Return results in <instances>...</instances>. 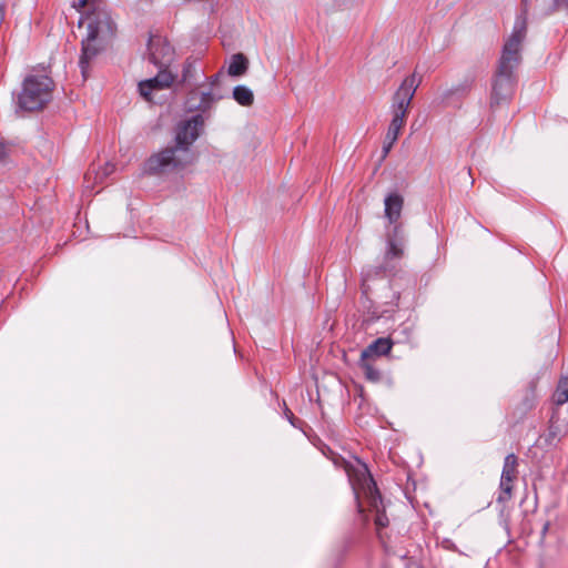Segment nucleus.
<instances>
[{
    "mask_svg": "<svg viewBox=\"0 0 568 568\" xmlns=\"http://www.w3.org/2000/svg\"><path fill=\"white\" fill-rule=\"evenodd\" d=\"M233 98L239 104L243 106H248L253 104L254 101L252 90L245 85H236L233 90Z\"/></svg>",
    "mask_w": 568,
    "mask_h": 568,
    "instance_id": "ddd939ff",
    "label": "nucleus"
},
{
    "mask_svg": "<svg viewBox=\"0 0 568 568\" xmlns=\"http://www.w3.org/2000/svg\"><path fill=\"white\" fill-rule=\"evenodd\" d=\"M394 144H395V143H389L387 140H385V139H384V144H383V155H382V159H383V160L388 155V153H389V151L392 150V148H393V145H394Z\"/></svg>",
    "mask_w": 568,
    "mask_h": 568,
    "instance_id": "aec40b11",
    "label": "nucleus"
},
{
    "mask_svg": "<svg viewBox=\"0 0 568 568\" xmlns=\"http://www.w3.org/2000/svg\"><path fill=\"white\" fill-rule=\"evenodd\" d=\"M247 59L242 53L234 54L231 59L227 72L232 77L243 75L247 70Z\"/></svg>",
    "mask_w": 568,
    "mask_h": 568,
    "instance_id": "f8f14e48",
    "label": "nucleus"
},
{
    "mask_svg": "<svg viewBox=\"0 0 568 568\" xmlns=\"http://www.w3.org/2000/svg\"><path fill=\"white\" fill-rule=\"evenodd\" d=\"M196 68L193 62L186 61L183 65L182 70V82H190L193 78H195Z\"/></svg>",
    "mask_w": 568,
    "mask_h": 568,
    "instance_id": "a211bd4d",
    "label": "nucleus"
},
{
    "mask_svg": "<svg viewBox=\"0 0 568 568\" xmlns=\"http://www.w3.org/2000/svg\"><path fill=\"white\" fill-rule=\"evenodd\" d=\"M54 82L48 74L31 73L17 95V106L23 111H39L52 99Z\"/></svg>",
    "mask_w": 568,
    "mask_h": 568,
    "instance_id": "423d86ee",
    "label": "nucleus"
},
{
    "mask_svg": "<svg viewBox=\"0 0 568 568\" xmlns=\"http://www.w3.org/2000/svg\"><path fill=\"white\" fill-rule=\"evenodd\" d=\"M113 169H114V166H113V165L108 164V165L105 166V171H104V173H103V176H106L108 174H110L111 172H113Z\"/></svg>",
    "mask_w": 568,
    "mask_h": 568,
    "instance_id": "5701e85b",
    "label": "nucleus"
},
{
    "mask_svg": "<svg viewBox=\"0 0 568 568\" xmlns=\"http://www.w3.org/2000/svg\"><path fill=\"white\" fill-rule=\"evenodd\" d=\"M174 49L166 38L154 34L150 36L148 42V60L159 69L168 70L173 61Z\"/></svg>",
    "mask_w": 568,
    "mask_h": 568,
    "instance_id": "6e6552de",
    "label": "nucleus"
},
{
    "mask_svg": "<svg viewBox=\"0 0 568 568\" xmlns=\"http://www.w3.org/2000/svg\"><path fill=\"white\" fill-rule=\"evenodd\" d=\"M343 468L346 471L353 490L358 497L359 493L368 499L369 510L375 513V525L378 529L388 526V518L382 503L376 484L373 480L366 464L358 459L355 463L343 460Z\"/></svg>",
    "mask_w": 568,
    "mask_h": 568,
    "instance_id": "20e7f679",
    "label": "nucleus"
},
{
    "mask_svg": "<svg viewBox=\"0 0 568 568\" xmlns=\"http://www.w3.org/2000/svg\"><path fill=\"white\" fill-rule=\"evenodd\" d=\"M513 483L514 479L505 476H500V493L497 497L498 503H506L511 498L513 495Z\"/></svg>",
    "mask_w": 568,
    "mask_h": 568,
    "instance_id": "2eb2a0df",
    "label": "nucleus"
},
{
    "mask_svg": "<svg viewBox=\"0 0 568 568\" xmlns=\"http://www.w3.org/2000/svg\"><path fill=\"white\" fill-rule=\"evenodd\" d=\"M204 125L201 114L180 122L175 132V145L151 155L145 162V171L160 174L185 166L192 162L190 146L199 138Z\"/></svg>",
    "mask_w": 568,
    "mask_h": 568,
    "instance_id": "f257e3e1",
    "label": "nucleus"
},
{
    "mask_svg": "<svg viewBox=\"0 0 568 568\" xmlns=\"http://www.w3.org/2000/svg\"><path fill=\"white\" fill-rule=\"evenodd\" d=\"M420 82V77L414 72L403 80L393 94L390 104L392 121L385 134V140L389 143H396L398 140L399 133L406 124L412 100Z\"/></svg>",
    "mask_w": 568,
    "mask_h": 568,
    "instance_id": "39448f33",
    "label": "nucleus"
},
{
    "mask_svg": "<svg viewBox=\"0 0 568 568\" xmlns=\"http://www.w3.org/2000/svg\"><path fill=\"white\" fill-rule=\"evenodd\" d=\"M385 217L390 224H395L393 231L387 234V250L384 256L383 268L389 270L393 260H399L404 255L405 237L400 224H396L400 217L404 199L398 193L388 194L384 201Z\"/></svg>",
    "mask_w": 568,
    "mask_h": 568,
    "instance_id": "0eeeda50",
    "label": "nucleus"
},
{
    "mask_svg": "<svg viewBox=\"0 0 568 568\" xmlns=\"http://www.w3.org/2000/svg\"><path fill=\"white\" fill-rule=\"evenodd\" d=\"M554 400L557 405H562L568 402V377H562L559 381L554 394Z\"/></svg>",
    "mask_w": 568,
    "mask_h": 568,
    "instance_id": "f3484780",
    "label": "nucleus"
},
{
    "mask_svg": "<svg viewBox=\"0 0 568 568\" xmlns=\"http://www.w3.org/2000/svg\"><path fill=\"white\" fill-rule=\"evenodd\" d=\"M219 98L214 97L211 91L200 92L197 89H193L189 92L185 108L187 111H201L205 112L212 108Z\"/></svg>",
    "mask_w": 568,
    "mask_h": 568,
    "instance_id": "9d476101",
    "label": "nucleus"
},
{
    "mask_svg": "<svg viewBox=\"0 0 568 568\" xmlns=\"http://www.w3.org/2000/svg\"><path fill=\"white\" fill-rule=\"evenodd\" d=\"M517 466H518V459H517L516 455L508 454L504 460L501 476L509 477L515 480L517 478V474H518Z\"/></svg>",
    "mask_w": 568,
    "mask_h": 568,
    "instance_id": "4468645a",
    "label": "nucleus"
},
{
    "mask_svg": "<svg viewBox=\"0 0 568 568\" xmlns=\"http://www.w3.org/2000/svg\"><path fill=\"white\" fill-rule=\"evenodd\" d=\"M371 361L372 359H364L361 357L359 366L363 369L365 377L375 383L381 379V372L372 365Z\"/></svg>",
    "mask_w": 568,
    "mask_h": 568,
    "instance_id": "dca6fc26",
    "label": "nucleus"
},
{
    "mask_svg": "<svg viewBox=\"0 0 568 568\" xmlns=\"http://www.w3.org/2000/svg\"><path fill=\"white\" fill-rule=\"evenodd\" d=\"M526 17H518L514 30L506 41L498 68L493 81L490 105L499 106L508 102L514 94V70L520 61V47L526 37Z\"/></svg>",
    "mask_w": 568,
    "mask_h": 568,
    "instance_id": "f03ea898",
    "label": "nucleus"
},
{
    "mask_svg": "<svg viewBox=\"0 0 568 568\" xmlns=\"http://www.w3.org/2000/svg\"><path fill=\"white\" fill-rule=\"evenodd\" d=\"M554 3L557 8L568 7V0H554Z\"/></svg>",
    "mask_w": 568,
    "mask_h": 568,
    "instance_id": "412c9836",
    "label": "nucleus"
},
{
    "mask_svg": "<svg viewBox=\"0 0 568 568\" xmlns=\"http://www.w3.org/2000/svg\"><path fill=\"white\" fill-rule=\"evenodd\" d=\"M174 81V75L165 70L159 69L154 78L141 81L139 83V92L146 100L152 101V92L169 88Z\"/></svg>",
    "mask_w": 568,
    "mask_h": 568,
    "instance_id": "1a4fd4ad",
    "label": "nucleus"
},
{
    "mask_svg": "<svg viewBox=\"0 0 568 568\" xmlns=\"http://www.w3.org/2000/svg\"><path fill=\"white\" fill-rule=\"evenodd\" d=\"M98 2L99 0H79L78 3L74 4V8H77V10H81L89 4L95 6Z\"/></svg>",
    "mask_w": 568,
    "mask_h": 568,
    "instance_id": "6ab92c4d",
    "label": "nucleus"
},
{
    "mask_svg": "<svg viewBox=\"0 0 568 568\" xmlns=\"http://www.w3.org/2000/svg\"><path fill=\"white\" fill-rule=\"evenodd\" d=\"M7 155V148L3 143H0V161Z\"/></svg>",
    "mask_w": 568,
    "mask_h": 568,
    "instance_id": "4be33fe9",
    "label": "nucleus"
},
{
    "mask_svg": "<svg viewBox=\"0 0 568 568\" xmlns=\"http://www.w3.org/2000/svg\"><path fill=\"white\" fill-rule=\"evenodd\" d=\"M393 346L389 338L381 337L371 343L361 354L364 359H373L376 356L387 355Z\"/></svg>",
    "mask_w": 568,
    "mask_h": 568,
    "instance_id": "9b49d317",
    "label": "nucleus"
},
{
    "mask_svg": "<svg viewBox=\"0 0 568 568\" xmlns=\"http://www.w3.org/2000/svg\"><path fill=\"white\" fill-rule=\"evenodd\" d=\"M85 26L87 33L81 40L79 67L83 79L89 75L90 62L109 45L115 34V24L104 8L95 6L79 21V27Z\"/></svg>",
    "mask_w": 568,
    "mask_h": 568,
    "instance_id": "7ed1b4c3",
    "label": "nucleus"
},
{
    "mask_svg": "<svg viewBox=\"0 0 568 568\" xmlns=\"http://www.w3.org/2000/svg\"><path fill=\"white\" fill-rule=\"evenodd\" d=\"M216 83H217V75L211 77L210 78V84L211 85H215Z\"/></svg>",
    "mask_w": 568,
    "mask_h": 568,
    "instance_id": "b1692460",
    "label": "nucleus"
}]
</instances>
